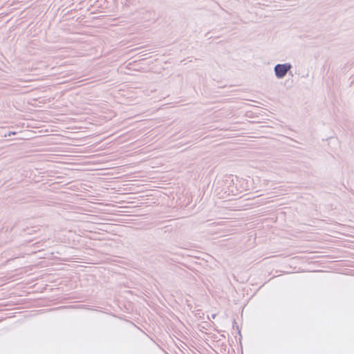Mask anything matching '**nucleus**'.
I'll return each mask as SVG.
<instances>
[{"label": "nucleus", "mask_w": 354, "mask_h": 354, "mask_svg": "<svg viewBox=\"0 0 354 354\" xmlns=\"http://www.w3.org/2000/svg\"><path fill=\"white\" fill-rule=\"evenodd\" d=\"M291 68L292 66L289 63L278 64L274 68V74L278 79H282L286 75Z\"/></svg>", "instance_id": "obj_1"}, {"label": "nucleus", "mask_w": 354, "mask_h": 354, "mask_svg": "<svg viewBox=\"0 0 354 354\" xmlns=\"http://www.w3.org/2000/svg\"><path fill=\"white\" fill-rule=\"evenodd\" d=\"M15 134H16V132H10L8 133V136H10V135H15Z\"/></svg>", "instance_id": "obj_2"}, {"label": "nucleus", "mask_w": 354, "mask_h": 354, "mask_svg": "<svg viewBox=\"0 0 354 354\" xmlns=\"http://www.w3.org/2000/svg\"><path fill=\"white\" fill-rule=\"evenodd\" d=\"M233 324H236V322L235 319H234V321H233Z\"/></svg>", "instance_id": "obj_3"}, {"label": "nucleus", "mask_w": 354, "mask_h": 354, "mask_svg": "<svg viewBox=\"0 0 354 354\" xmlns=\"http://www.w3.org/2000/svg\"><path fill=\"white\" fill-rule=\"evenodd\" d=\"M234 326H236V328L239 330V327L236 324H234Z\"/></svg>", "instance_id": "obj_4"}]
</instances>
